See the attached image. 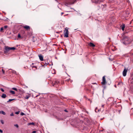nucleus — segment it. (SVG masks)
Returning a JSON list of instances; mask_svg holds the SVG:
<instances>
[{
    "instance_id": "nucleus-5",
    "label": "nucleus",
    "mask_w": 133,
    "mask_h": 133,
    "mask_svg": "<svg viewBox=\"0 0 133 133\" xmlns=\"http://www.w3.org/2000/svg\"><path fill=\"white\" fill-rule=\"evenodd\" d=\"M69 31L68 29L66 28L65 29V30L64 31V37H68Z\"/></svg>"
},
{
    "instance_id": "nucleus-39",
    "label": "nucleus",
    "mask_w": 133,
    "mask_h": 133,
    "mask_svg": "<svg viewBox=\"0 0 133 133\" xmlns=\"http://www.w3.org/2000/svg\"><path fill=\"white\" fill-rule=\"evenodd\" d=\"M3 132V131L1 129H0V132L2 133Z\"/></svg>"
},
{
    "instance_id": "nucleus-33",
    "label": "nucleus",
    "mask_w": 133,
    "mask_h": 133,
    "mask_svg": "<svg viewBox=\"0 0 133 133\" xmlns=\"http://www.w3.org/2000/svg\"><path fill=\"white\" fill-rule=\"evenodd\" d=\"M21 37L20 35L19 34H18V38H20Z\"/></svg>"
},
{
    "instance_id": "nucleus-24",
    "label": "nucleus",
    "mask_w": 133,
    "mask_h": 133,
    "mask_svg": "<svg viewBox=\"0 0 133 133\" xmlns=\"http://www.w3.org/2000/svg\"><path fill=\"white\" fill-rule=\"evenodd\" d=\"M34 124H35V123L33 122L30 123H28V125H34Z\"/></svg>"
},
{
    "instance_id": "nucleus-2",
    "label": "nucleus",
    "mask_w": 133,
    "mask_h": 133,
    "mask_svg": "<svg viewBox=\"0 0 133 133\" xmlns=\"http://www.w3.org/2000/svg\"><path fill=\"white\" fill-rule=\"evenodd\" d=\"M129 82L130 83L129 84L130 87V90H132L133 88V77L130 78L129 81Z\"/></svg>"
},
{
    "instance_id": "nucleus-45",
    "label": "nucleus",
    "mask_w": 133,
    "mask_h": 133,
    "mask_svg": "<svg viewBox=\"0 0 133 133\" xmlns=\"http://www.w3.org/2000/svg\"><path fill=\"white\" fill-rule=\"evenodd\" d=\"M115 87H116V85H115Z\"/></svg>"
},
{
    "instance_id": "nucleus-41",
    "label": "nucleus",
    "mask_w": 133,
    "mask_h": 133,
    "mask_svg": "<svg viewBox=\"0 0 133 133\" xmlns=\"http://www.w3.org/2000/svg\"><path fill=\"white\" fill-rule=\"evenodd\" d=\"M2 71H3V74H4V70H3V69H2Z\"/></svg>"
},
{
    "instance_id": "nucleus-35",
    "label": "nucleus",
    "mask_w": 133,
    "mask_h": 133,
    "mask_svg": "<svg viewBox=\"0 0 133 133\" xmlns=\"http://www.w3.org/2000/svg\"><path fill=\"white\" fill-rule=\"evenodd\" d=\"M101 8H104L105 7L103 5H101Z\"/></svg>"
},
{
    "instance_id": "nucleus-40",
    "label": "nucleus",
    "mask_w": 133,
    "mask_h": 133,
    "mask_svg": "<svg viewBox=\"0 0 133 133\" xmlns=\"http://www.w3.org/2000/svg\"><path fill=\"white\" fill-rule=\"evenodd\" d=\"M32 67L35 68H37V67L36 66H32Z\"/></svg>"
},
{
    "instance_id": "nucleus-21",
    "label": "nucleus",
    "mask_w": 133,
    "mask_h": 133,
    "mask_svg": "<svg viewBox=\"0 0 133 133\" xmlns=\"http://www.w3.org/2000/svg\"><path fill=\"white\" fill-rule=\"evenodd\" d=\"M10 50H14L16 49V48L14 47H10Z\"/></svg>"
},
{
    "instance_id": "nucleus-38",
    "label": "nucleus",
    "mask_w": 133,
    "mask_h": 133,
    "mask_svg": "<svg viewBox=\"0 0 133 133\" xmlns=\"http://www.w3.org/2000/svg\"><path fill=\"white\" fill-rule=\"evenodd\" d=\"M92 84H96V85H97V84L96 83H92Z\"/></svg>"
},
{
    "instance_id": "nucleus-46",
    "label": "nucleus",
    "mask_w": 133,
    "mask_h": 133,
    "mask_svg": "<svg viewBox=\"0 0 133 133\" xmlns=\"http://www.w3.org/2000/svg\"><path fill=\"white\" fill-rule=\"evenodd\" d=\"M133 19H132V21H133Z\"/></svg>"
},
{
    "instance_id": "nucleus-22",
    "label": "nucleus",
    "mask_w": 133,
    "mask_h": 133,
    "mask_svg": "<svg viewBox=\"0 0 133 133\" xmlns=\"http://www.w3.org/2000/svg\"><path fill=\"white\" fill-rule=\"evenodd\" d=\"M10 92L12 94H15V92L14 91H12V90H10Z\"/></svg>"
},
{
    "instance_id": "nucleus-17",
    "label": "nucleus",
    "mask_w": 133,
    "mask_h": 133,
    "mask_svg": "<svg viewBox=\"0 0 133 133\" xmlns=\"http://www.w3.org/2000/svg\"><path fill=\"white\" fill-rule=\"evenodd\" d=\"M65 81H67V82H70V81L71 82H72V80H71L70 78H69V79H66L65 80Z\"/></svg>"
},
{
    "instance_id": "nucleus-14",
    "label": "nucleus",
    "mask_w": 133,
    "mask_h": 133,
    "mask_svg": "<svg viewBox=\"0 0 133 133\" xmlns=\"http://www.w3.org/2000/svg\"><path fill=\"white\" fill-rule=\"evenodd\" d=\"M39 58L41 61H43V57L41 55H39Z\"/></svg>"
},
{
    "instance_id": "nucleus-36",
    "label": "nucleus",
    "mask_w": 133,
    "mask_h": 133,
    "mask_svg": "<svg viewBox=\"0 0 133 133\" xmlns=\"http://www.w3.org/2000/svg\"><path fill=\"white\" fill-rule=\"evenodd\" d=\"M1 123H2V124H4V122H3V120H1Z\"/></svg>"
},
{
    "instance_id": "nucleus-30",
    "label": "nucleus",
    "mask_w": 133,
    "mask_h": 133,
    "mask_svg": "<svg viewBox=\"0 0 133 133\" xmlns=\"http://www.w3.org/2000/svg\"><path fill=\"white\" fill-rule=\"evenodd\" d=\"M85 90H87V91H88V92H90V90L89 89H87V88H86V89H85Z\"/></svg>"
},
{
    "instance_id": "nucleus-6",
    "label": "nucleus",
    "mask_w": 133,
    "mask_h": 133,
    "mask_svg": "<svg viewBox=\"0 0 133 133\" xmlns=\"http://www.w3.org/2000/svg\"><path fill=\"white\" fill-rule=\"evenodd\" d=\"M105 77V76H103L102 78V82H101V84L103 85H105L107 83Z\"/></svg>"
},
{
    "instance_id": "nucleus-47",
    "label": "nucleus",
    "mask_w": 133,
    "mask_h": 133,
    "mask_svg": "<svg viewBox=\"0 0 133 133\" xmlns=\"http://www.w3.org/2000/svg\"><path fill=\"white\" fill-rule=\"evenodd\" d=\"M56 33H58V32H56Z\"/></svg>"
},
{
    "instance_id": "nucleus-20",
    "label": "nucleus",
    "mask_w": 133,
    "mask_h": 133,
    "mask_svg": "<svg viewBox=\"0 0 133 133\" xmlns=\"http://www.w3.org/2000/svg\"><path fill=\"white\" fill-rule=\"evenodd\" d=\"M4 29L3 27H1L0 29V31L1 32H4L3 30Z\"/></svg>"
},
{
    "instance_id": "nucleus-1",
    "label": "nucleus",
    "mask_w": 133,
    "mask_h": 133,
    "mask_svg": "<svg viewBox=\"0 0 133 133\" xmlns=\"http://www.w3.org/2000/svg\"><path fill=\"white\" fill-rule=\"evenodd\" d=\"M122 42L124 44H129L130 42L128 37L127 36H123V37Z\"/></svg>"
},
{
    "instance_id": "nucleus-10",
    "label": "nucleus",
    "mask_w": 133,
    "mask_h": 133,
    "mask_svg": "<svg viewBox=\"0 0 133 133\" xmlns=\"http://www.w3.org/2000/svg\"><path fill=\"white\" fill-rule=\"evenodd\" d=\"M113 101L112 98L110 97L107 100V102L109 103H111Z\"/></svg>"
},
{
    "instance_id": "nucleus-16",
    "label": "nucleus",
    "mask_w": 133,
    "mask_h": 133,
    "mask_svg": "<svg viewBox=\"0 0 133 133\" xmlns=\"http://www.w3.org/2000/svg\"><path fill=\"white\" fill-rule=\"evenodd\" d=\"M123 85V83L122 82H119L118 84H117V86L118 87H120L121 86V85Z\"/></svg>"
},
{
    "instance_id": "nucleus-43",
    "label": "nucleus",
    "mask_w": 133,
    "mask_h": 133,
    "mask_svg": "<svg viewBox=\"0 0 133 133\" xmlns=\"http://www.w3.org/2000/svg\"><path fill=\"white\" fill-rule=\"evenodd\" d=\"M63 14H64V13L63 12H62L61 13V15H62Z\"/></svg>"
},
{
    "instance_id": "nucleus-27",
    "label": "nucleus",
    "mask_w": 133,
    "mask_h": 133,
    "mask_svg": "<svg viewBox=\"0 0 133 133\" xmlns=\"http://www.w3.org/2000/svg\"><path fill=\"white\" fill-rule=\"evenodd\" d=\"M8 27V26L7 25H5L4 27V29H6Z\"/></svg>"
},
{
    "instance_id": "nucleus-25",
    "label": "nucleus",
    "mask_w": 133,
    "mask_h": 133,
    "mask_svg": "<svg viewBox=\"0 0 133 133\" xmlns=\"http://www.w3.org/2000/svg\"><path fill=\"white\" fill-rule=\"evenodd\" d=\"M21 33L23 34H25V32L23 30H22L21 31Z\"/></svg>"
},
{
    "instance_id": "nucleus-37",
    "label": "nucleus",
    "mask_w": 133,
    "mask_h": 133,
    "mask_svg": "<svg viewBox=\"0 0 133 133\" xmlns=\"http://www.w3.org/2000/svg\"><path fill=\"white\" fill-rule=\"evenodd\" d=\"M36 132V131H33L32 132V133H35Z\"/></svg>"
},
{
    "instance_id": "nucleus-42",
    "label": "nucleus",
    "mask_w": 133,
    "mask_h": 133,
    "mask_svg": "<svg viewBox=\"0 0 133 133\" xmlns=\"http://www.w3.org/2000/svg\"><path fill=\"white\" fill-rule=\"evenodd\" d=\"M64 111L65 112H67L68 111H67V110L66 109H65L64 110Z\"/></svg>"
},
{
    "instance_id": "nucleus-28",
    "label": "nucleus",
    "mask_w": 133,
    "mask_h": 133,
    "mask_svg": "<svg viewBox=\"0 0 133 133\" xmlns=\"http://www.w3.org/2000/svg\"><path fill=\"white\" fill-rule=\"evenodd\" d=\"M20 112V111H19L15 112V114H16L18 115L19 114V113Z\"/></svg>"
},
{
    "instance_id": "nucleus-18",
    "label": "nucleus",
    "mask_w": 133,
    "mask_h": 133,
    "mask_svg": "<svg viewBox=\"0 0 133 133\" xmlns=\"http://www.w3.org/2000/svg\"><path fill=\"white\" fill-rule=\"evenodd\" d=\"M0 114H2L3 115H5L6 114L2 110L0 111Z\"/></svg>"
},
{
    "instance_id": "nucleus-12",
    "label": "nucleus",
    "mask_w": 133,
    "mask_h": 133,
    "mask_svg": "<svg viewBox=\"0 0 133 133\" xmlns=\"http://www.w3.org/2000/svg\"><path fill=\"white\" fill-rule=\"evenodd\" d=\"M31 95L30 94H28L27 95H26V96L24 97V98L26 99H28L30 97Z\"/></svg>"
},
{
    "instance_id": "nucleus-19",
    "label": "nucleus",
    "mask_w": 133,
    "mask_h": 133,
    "mask_svg": "<svg viewBox=\"0 0 133 133\" xmlns=\"http://www.w3.org/2000/svg\"><path fill=\"white\" fill-rule=\"evenodd\" d=\"M6 97V95L4 94H3L2 96V97L3 98H5Z\"/></svg>"
},
{
    "instance_id": "nucleus-7",
    "label": "nucleus",
    "mask_w": 133,
    "mask_h": 133,
    "mask_svg": "<svg viewBox=\"0 0 133 133\" xmlns=\"http://www.w3.org/2000/svg\"><path fill=\"white\" fill-rule=\"evenodd\" d=\"M10 50V47L7 46H6L5 47V48L4 52L5 53H8L9 52Z\"/></svg>"
},
{
    "instance_id": "nucleus-9",
    "label": "nucleus",
    "mask_w": 133,
    "mask_h": 133,
    "mask_svg": "<svg viewBox=\"0 0 133 133\" xmlns=\"http://www.w3.org/2000/svg\"><path fill=\"white\" fill-rule=\"evenodd\" d=\"M127 71V69L125 68L123 72V75L124 76H126Z\"/></svg>"
},
{
    "instance_id": "nucleus-29",
    "label": "nucleus",
    "mask_w": 133,
    "mask_h": 133,
    "mask_svg": "<svg viewBox=\"0 0 133 133\" xmlns=\"http://www.w3.org/2000/svg\"><path fill=\"white\" fill-rule=\"evenodd\" d=\"M14 126L17 128H18V125L17 124H15Z\"/></svg>"
},
{
    "instance_id": "nucleus-3",
    "label": "nucleus",
    "mask_w": 133,
    "mask_h": 133,
    "mask_svg": "<svg viewBox=\"0 0 133 133\" xmlns=\"http://www.w3.org/2000/svg\"><path fill=\"white\" fill-rule=\"evenodd\" d=\"M53 85L54 86H56L55 87H57L60 84V83L59 81L56 79H55L54 80V81L52 82Z\"/></svg>"
},
{
    "instance_id": "nucleus-32",
    "label": "nucleus",
    "mask_w": 133,
    "mask_h": 133,
    "mask_svg": "<svg viewBox=\"0 0 133 133\" xmlns=\"http://www.w3.org/2000/svg\"><path fill=\"white\" fill-rule=\"evenodd\" d=\"M14 115V114L13 113H12L10 114V116H13Z\"/></svg>"
},
{
    "instance_id": "nucleus-11",
    "label": "nucleus",
    "mask_w": 133,
    "mask_h": 133,
    "mask_svg": "<svg viewBox=\"0 0 133 133\" xmlns=\"http://www.w3.org/2000/svg\"><path fill=\"white\" fill-rule=\"evenodd\" d=\"M88 45L89 46L92 47H94L95 46V45L91 42H90L88 44Z\"/></svg>"
},
{
    "instance_id": "nucleus-34",
    "label": "nucleus",
    "mask_w": 133,
    "mask_h": 133,
    "mask_svg": "<svg viewBox=\"0 0 133 133\" xmlns=\"http://www.w3.org/2000/svg\"><path fill=\"white\" fill-rule=\"evenodd\" d=\"M1 91H2V92H4V90L2 88H1Z\"/></svg>"
},
{
    "instance_id": "nucleus-13",
    "label": "nucleus",
    "mask_w": 133,
    "mask_h": 133,
    "mask_svg": "<svg viewBox=\"0 0 133 133\" xmlns=\"http://www.w3.org/2000/svg\"><path fill=\"white\" fill-rule=\"evenodd\" d=\"M49 62H48V61H47V62H43L42 64H43L44 65H45L46 66L48 65H50V64H49Z\"/></svg>"
},
{
    "instance_id": "nucleus-44",
    "label": "nucleus",
    "mask_w": 133,
    "mask_h": 133,
    "mask_svg": "<svg viewBox=\"0 0 133 133\" xmlns=\"http://www.w3.org/2000/svg\"><path fill=\"white\" fill-rule=\"evenodd\" d=\"M104 106V105H102V107H103Z\"/></svg>"
},
{
    "instance_id": "nucleus-26",
    "label": "nucleus",
    "mask_w": 133,
    "mask_h": 133,
    "mask_svg": "<svg viewBox=\"0 0 133 133\" xmlns=\"http://www.w3.org/2000/svg\"><path fill=\"white\" fill-rule=\"evenodd\" d=\"M12 89H13V90H15V91H17V89L16 88H12Z\"/></svg>"
},
{
    "instance_id": "nucleus-8",
    "label": "nucleus",
    "mask_w": 133,
    "mask_h": 133,
    "mask_svg": "<svg viewBox=\"0 0 133 133\" xmlns=\"http://www.w3.org/2000/svg\"><path fill=\"white\" fill-rule=\"evenodd\" d=\"M22 26L23 28L25 29V30H29L30 29V26L28 25H23Z\"/></svg>"
},
{
    "instance_id": "nucleus-15",
    "label": "nucleus",
    "mask_w": 133,
    "mask_h": 133,
    "mask_svg": "<svg viewBox=\"0 0 133 133\" xmlns=\"http://www.w3.org/2000/svg\"><path fill=\"white\" fill-rule=\"evenodd\" d=\"M121 28L123 31H124V28L125 27V25L124 24H123L121 26Z\"/></svg>"
},
{
    "instance_id": "nucleus-4",
    "label": "nucleus",
    "mask_w": 133,
    "mask_h": 133,
    "mask_svg": "<svg viewBox=\"0 0 133 133\" xmlns=\"http://www.w3.org/2000/svg\"><path fill=\"white\" fill-rule=\"evenodd\" d=\"M76 0H74L73 1H66L65 3V5H71L74 4L76 2Z\"/></svg>"
},
{
    "instance_id": "nucleus-23",
    "label": "nucleus",
    "mask_w": 133,
    "mask_h": 133,
    "mask_svg": "<svg viewBox=\"0 0 133 133\" xmlns=\"http://www.w3.org/2000/svg\"><path fill=\"white\" fill-rule=\"evenodd\" d=\"M15 99H10L8 101H7V102H11V101H13L14 100H15Z\"/></svg>"
},
{
    "instance_id": "nucleus-31",
    "label": "nucleus",
    "mask_w": 133,
    "mask_h": 133,
    "mask_svg": "<svg viewBox=\"0 0 133 133\" xmlns=\"http://www.w3.org/2000/svg\"><path fill=\"white\" fill-rule=\"evenodd\" d=\"M25 115V114L22 112H21V115L22 116H23Z\"/></svg>"
}]
</instances>
